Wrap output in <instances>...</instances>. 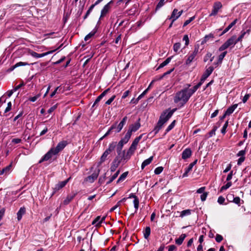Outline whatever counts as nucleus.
<instances>
[{"mask_svg":"<svg viewBox=\"0 0 251 251\" xmlns=\"http://www.w3.org/2000/svg\"><path fill=\"white\" fill-rule=\"evenodd\" d=\"M190 99L187 90L185 88L177 92L174 98V101L175 103H178L180 107H183Z\"/></svg>","mask_w":251,"mask_h":251,"instance_id":"nucleus-1","label":"nucleus"},{"mask_svg":"<svg viewBox=\"0 0 251 251\" xmlns=\"http://www.w3.org/2000/svg\"><path fill=\"white\" fill-rule=\"evenodd\" d=\"M127 118L126 116L124 117L120 123L117 125V123L112 125L110 128L108 130V131L106 132V133L103 136V137L101 138L102 139L108 135H109L114 130L116 133H118L121 131V130L123 128L124 126L125 125Z\"/></svg>","mask_w":251,"mask_h":251,"instance_id":"nucleus-2","label":"nucleus"},{"mask_svg":"<svg viewBox=\"0 0 251 251\" xmlns=\"http://www.w3.org/2000/svg\"><path fill=\"white\" fill-rule=\"evenodd\" d=\"M199 51V46L198 45H195L194 47V50L192 52H189L187 58L185 61V64L186 65H190L192 62L197 60L196 56Z\"/></svg>","mask_w":251,"mask_h":251,"instance_id":"nucleus-3","label":"nucleus"},{"mask_svg":"<svg viewBox=\"0 0 251 251\" xmlns=\"http://www.w3.org/2000/svg\"><path fill=\"white\" fill-rule=\"evenodd\" d=\"M176 110V109H173L169 111L166 110L162 113L159 117V121H158L159 124L163 126L169 119L172 117L174 112Z\"/></svg>","mask_w":251,"mask_h":251,"instance_id":"nucleus-4","label":"nucleus"},{"mask_svg":"<svg viewBox=\"0 0 251 251\" xmlns=\"http://www.w3.org/2000/svg\"><path fill=\"white\" fill-rule=\"evenodd\" d=\"M143 134L140 135L138 137H137L133 141L131 145L129 147L128 150L127 151L126 156H128V158H129L130 156L135 151L136 149L137 146L140 140L142 139Z\"/></svg>","mask_w":251,"mask_h":251,"instance_id":"nucleus-5","label":"nucleus"},{"mask_svg":"<svg viewBox=\"0 0 251 251\" xmlns=\"http://www.w3.org/2000/svg\"><path fill=\"white\" fill-rule=\"evenodd\" d=\"M223 7V5L220 1H216L214 3L212 10L211 13L209 14V16H216L218 13L220 9H221Z\"/></svg>","mask_w":251,"mask_h":251,"instance_id":"nucleus-6","label":"nucleus"},{"mask_svg":"<svg viewBox=\"0 0 251 251\" xmlns=\"http://www.w3.org/2000/svg\"><path fill=\"white\" fill-rule=\"evenodd\" d=\"M52 148L42 157L39 163H41L44 161H48L50 159L53 155H56Z\"/></svg>","mask_w":251,"mask_h":251,"instance_id":"nucleus-7","label":"nucleus"},{"mask_svg":"<svg viewBox=\"0 0 251 251\" xmlns=\"http://www.w3.org/2000/svg\"><path fill=\"white\" fill-rule=\"evenodd\" d=\"M68 143L66 141H62L58 143L55 148H52L54 151L55 153L57 154L67 145Z\"/></svg>","mask_w":251,"mask_h":251,"instance_id":"nucleus-8","label":"nucleus"},{"mask_svg":"<svg viewBox=\"0 0 251 251\" xmlns=\"http://www.w3.org/2000/svg\"><path fill=\"white\" fill-rule=\"evenodd\" d=\"M70 179L71 177H70L66 180L59 182L57 184H56L55 185L54 187L53 188V192L52 193V195H54V194H55L56 192L59 191L60 189L63 188L67 184V183L68 182Z\"/></svg>","mask_w":251,"mask_h":251,"instance_id":"nucleus-9","label":"nucleus"},{"mask_svg":"<svg viewBox=\"0 0 251 251\" xmlns=\"http://www.w3.org/2000/svg\"><path fill=\"white\" fill-rule=\"evenodd\" d=\"M214 68L213 66H210L207 68L201 76L202 81L205 79L212 74Z\"/></svg>","mask_w":251,"mask_h":251,"instance_id":"nucleus-10","label":"nucleus"},{"mask_svg":"<svg viewBox=\"0 0 251 251\" xmlns=\"http://www.w3.org/2000/svg\"><path fill=\"white\" fill-rule=\"evenodd\" d=\"M100 172V170L99 169L97 172H95L91 175L87 176L86 178V181L90 183H93L98 178Z\"/></svg>","mask_w":251,"mask_h":251,"instance_id":"nucleus-11","label":"nucleus"},{"mask_svg":"<svg viewBox=\"0 0 251 251\" xmlns=\"http://www.w3.org/2000/svg\"><path fill=\"white\" fill-rule=\"evenodd\" d=\"M50 53V52H45V53H38L32 50H29L28 51V54H30V55H31L32 56L35 57V58H41V57H43L47 55H48V54Z\"/></svg>","mask_w":251,"mask_h":251,"instance_id":"nucleus-12","label":"nucleus"},{"mask_svg":"<svg viewBox=\"0 0 251 251\" xmlns=\"http://www.w3.org/2000/svg\"><path fill=\"white\" fill-rule=\"evenodd\" d=\"M113 3V1L111 0L107 3L101 11L100 18L104 16L109 11L110 8V4Z\"/></svg>","mask_w":251,"mask_h":251,"instance_id":"nucleus-13","label":"nucleus"},{"mask_svg":"<svg viewBox=\"0 0 251 251\" xmlns=\"http://www.w3.org/2000/svg\"><path fill=\"white\" fill-rule=\"evenodd\" d=\"M140 119H139L138 121L134 124H132L129 127L128 129L129 131H131V132L136 131L141 126L140 123Z\"/></svg>","mask_w":251,"mask_h":251,"instance_id":"nucleus-14","label":"nucleus"},{"mask_svg":"<svg viewBox=\"0 0 251 251\" xmlns=\"http://www.w3.org/2000/svg\"><path fill=\"white\" fill-rule=\"evenodd\" d=\"M192 154V151L190 149L187 148L185 149L182 153V158L186 159L189 158Z\"/></svg>","mask_w":251,"mask_h":251,"instance_id":"nucleus-15","label":"nucleus"},{"mask_svg":"<svg viewBox=\"0 0 251 251\" xmlns=\"http://www.w3.org/2000/svg\"><path fill=\"white\" fill-rule=\"evenodd\" d=\"M109 90L110 89L108 88L105 91H104L100 96H99L96 99L92 106V107H94L102 99V98L106 95V94Z\"/></svg>","mask_w":251,"mask_h":251,"instance_id":"nucleus-16","label":"nucleus"},{"mask_svg":"<svg viewBox=\"0 0 251 251\" xmlns=\"http://www.w3.org/2000/svg\"><path fill=\"white\" fill-rule=\"evenodd\" d=\"M197 160H195L193 162L190 163L188 167L185 169V171L182 175L183 178L187 176L188 173L192 170L193 166L197 163Z\"/></svg>","mask_w":251,"mask_h":251,"instance_id":"nucleus-17","label":"nucleus"},{"mask_svg":"<svg viewBox=\"0 0 251 251\" xmlns=\"http://www.w3.org/2000/svg\"><path fill=\"white\" fill-rule=\"evenodd\" d=\"M237 41L236 40V36H232L231 38L228 39L226 42V43L228 47L231 46H234L235 44L237 43Z\"/></svg>","mask_w":251,"mask_h":251,"instance_id":"nucleus-18","label":"nucleus"},{"mask_svg":"<svg viewBox=\"0 0 251 251\" xmlns=\"http://www.w3.org/2000/svg\"><path fill=\"white\" fill-rule=\"evenodd\" d=\"M77 193H72L71 194L67 196L65 200L64 201L63 203L65 205H67L75 197Z\"/></svg>","mask_w":251,"mask_h":251,"instance_id":"nucleus-19","label":"nucleus"},{"mask_svg":"<svg viewBox=\"0 0 251 251\" xmlns=\"http://www.w3.org/2000/svg\"><path fill=\"white\" fill-rule=\"evenodd\" d=\"M110 153L108 152V151H106V150L105 151L103 152V153L100 157V161L98 163V167L100 166L101 165V164L106 160L107 156Z\"/></svg>","mask_w":251,"mask_h":251,"instance_id":"nucleus-20","label":"nucleus"},{"mask_svg":"<svg viewBox=\"0 0 251 251\" xmlns=\"http://www.w3.org/2000/svg\"><path fill=\"white\" fill-rule=\"evenodd\" d=\"M25 207H21L17 213V220L18 221H20L22 218L23 216L25 213Z\"/></svg>","mask_w":251,"mask_h":251,"instance_id":"nucleus-21","label":"nucleus"},{"mask_svg":"<svg viewBox=\"0 0 251 251\" xmlns=\"http://www.w3.org/2000/svg\"><path fill=\"white\" fill-rule=\"evenodd\" d=\"M144 23V22H143L142 21H138L135 24L132 26V27H131V30L134 31H136L143 25Z\"/></svg>","mask_w":251,"mask_h":251,"instance_id":"nucleus-22","label":"nucleus"},{"mask_svg":"<svg viewBox=\"0 0 251 251\" xmlns=\"http://www.w3.org/2000/svg\"><path fill=\"white\" fill-rule=\"evenodd\" d=\"M237 104H235L229 107L225 112L226 115H230V114H231L235 110V109L237 108Z\"/></svg>","mask_w":251,"mask_h":251,"instance_id":"nucleus-23","label":"nucleus"},{"mask_svg":"<svg viewBox=\"0 0 251 251\" xmlns=\"http://www.w3.org/2000/svg\"><path fill=\"white\" fill-rule=\"evenodd\" d=\"M153 156H151L150 158L145 160L143 162V163H142V165H141L142 170H143L146 166L149 165L151 162V161L153 160Z\"/></svg>","mask_w":251,"mask_h":251,"instance_id":"nucleus-24","label":"nucleus"},{"mask_svg":"<svg viewBox=\"0 0 251 251\" xmlns=\"http://www.w3.org/2000/svg\"><path fill=\"white\" fill-rule=\"evenodd\" d=\"M237 21V19H235L231 23H230V25H228V26L227 27H226L224 29V30L221 33V35H223V34L227 32L233 26H234L236 24Z\"/></svg>","mask_w":251,"mask_h":251,"instance_id":"nucleus-25","label":"nucleus"},{"mask_svg":"<svg viewBox=\"0 0 251 251\" xmlns=\"http://www.w3.org/2000/svg\"><path fill=\"white\" fill-rule=\"evenodd\" d=\"M186 236L185 234H182L178 238L176 239V243L178 245H181Z\"/></svg>","mask_w":251,"mask_h":251,"instance_id":"nucleus-26","label":"nucleus"},{"mask_svg":"<svg viewBox=\"0 0 251 251\" xmlns=\"http://www.w3.org/2000/svg\"><path fill=\"white\" fill-rule=\"evenodd\" d=\"M214 58V56H212V54L211 53L208 52L205 54L203 58V61L204 62H206L209 59L210 60V62H212Z\"/></svg>","mask_w":251,"mask_h":251,"instance_id":"nucleus-27","label":"nucleus"},{"mask_svg":"<svg viewBox=\"0 0 251 251\" xmlns=\"http://www.w3.org/2000/svg\"><path fill=\"white\" fill-rule=\"evenodd\" d=\"M177 9H174L172 13L171 17L169 18V19H173V22H174L178 18V15H177Z\"/></svg>","mask_w":251,"mask_h":251,"instance_id":"nucleus-28","label":"nucleus"},{"mask_svg":"<svg viewBox=\"0 0 251 251\" xmlns=\"http://www.w3.org/2000/svg\"><path fill=\"white\" fill-rule=\"evenodd\" d=\"M131 134L132 133L131 132V131H129L128 130L125 137L121 140L124 142V143H125L126 144L127 143L130 138Z\"/></svg>","mask_w":251,"mask_h":251,"instance_id":"nucleus-29","label":"nucleus"},{"mask_svg":"<svg viewBox=\"0 0 251 251\" xmlns=\"http://www.w3.org/2000/svg\"><path fill=\"white\" fill-rule=\"evenodd\" d=\"M144 237L146 239H148L151 234V228L147 226L143 230Z\"/></svg>","mask_w":251,"mask_h":251,"instance_id":"nucleus-30","label":"nucleus"},{"mask_svg":"<svg viewBox=\"0 0 251 251\" xmlns=\"http://www.w3.org/2000/svg\"><path fill=\"white\" fill-rule=\"evenodd\" d=\"M26 65H29V64L27 63V62H19L16 63L14 66H13L11 68V70L13 71L16 68Z\"/></svg>","mask_w":251,"mask_h":251,"instance_id":"nucleus-31","label":"nucleus"},{"mask_svg":"<svg viewBox=\"0 0 251 251\" xmlns=\"http://www.w3.org/2000/svg\"><path fill=\"white\" fill-rule=\"evenodd\" d=\"M171 59V57L167 58L164 61H163L162 63L160 64L159 67L157 68V70L162 68L164 66H166L167 64H168L170 62Z\"/></svg>","mask_w":251,"mask_h":251,"instance_id":"nucleus-32","label":"nucleus"},{"mask_svg":"<svg viewBox=\"0 0 251 251\" xmlns=\"http://www.w3.org/2000/svg\"><path fill=\"white\" fill-rule=\"evenodd\" d=\"M97 29L96 28L94 29L91 32H90L88 34H87L84 38V40L85 41H87L89 39H90L92 37H93L97 32Z\"/></svg>","mask_w":251,"mask_h":251,"instance_id":"nucleus-33","label":"nucleus"},{"mask_svg":"<svg viewBox=\"0 0 251 251\" xmlns=\"http://www.w3.org/2000/svg\"><path fill=\"white\" fill-rule=\"evenodd\" d=\"M120 171L118 170L109 178V180L107 182L106 184H109L111 183L114 180H115L117 177Z\"/></svg>","mask_w":251,"mask_h":251,"instance_id":"nucleus-34","label":"nucleus"},{"mask_svg":"<svg viewBox=\"0 0 251 251\" xmlns=\"http://www.w3.org/2000/svg\"><path fill=\"white\" fill-rule=\"evenodd\" d=\"M163 126L159 124V123L157 122L156 126L154 127L153 130L151 132H154V134H156L160 129Z\"/></svg>","mask_w":251,"mask_h":251,"instance_id":"nucleus-35","label":"nucleus"},{"mask_svg":"<svg viewBox=\"0 0 251 251\" xmlns=\"http://www.w3.org/2000/svg\"><path fill=\"white\" fill-rule=\"evenodd\" d=\"M128 175V172H126L122 174L117 181V183H119V182L124 181L126 178V177Z\"/></svg>","mask_w":251,"mask_h":251,"instance_id":"nucleus-36","label":"nucleus"},{"mask_svg":"<svg viewBox=\"0 0 251 251\" xmlns=\"http://www.w3.org/2000/svg\"><path fill=\"white\" fill-rule=\"evenodd\" d=\"M232 201L235 204H237L238 206H240L241 203H244L243 200H241L239 197H236L234 198Z\"/></svg>","mask_w":251,"mask_h":251,"instance_id":"nucleus-37","label":"nucleus"},{"mask_svg":"<svg viewBox=\"0 0 251 251\" xmlns=\"http://www.w3.org/2000/svg\"><path fill=\"white\" fill-rule=\"evenodd\" d=\"M116 145V142H114V143H112L110 144L109 145L108 148L107 149H106V151H108V152L110 153L112 151H113L114 150Z\"/></svg>","mask_w":251,"mask_h":251,"instance_id":"nucleus-38","label":"nucleus"},{"mask_svg":"<svg viewBox=\"0 0 251 251\" xmlns=\"http://www.w3.org/2000/svg\"><path fill=\"white\" fill-rule=\"evenodd\" d=\"M191 214V210L186 209L182 211L180 214V217H183L186 216H188Z\"/></svg>","mask_w":251,"mask_h":251,"instance_id":"nucleus-39","label":"nucleus"},{"mask_svg":"<svg viewBox=\"0 0 251 251\" xmlns=\"http://www.w3.org/2000/svg\"><path fill=\"white\" fill-rule=\"evenodd\" d=\"M227 51H225L223 52L221 54H220L218 57V60H219V63H222L223 60L227 54Z\"/></svg>","mask_w":251,"mask_h":251,"instance_id":"nucleus-40","label":"nucleus"},{"mask_svg":"<svg viewBox=\"0 0 251 251\" xmlns=\"http://www.w3.org/2000/svg\"><path fill=\"white\" fill-rule=\"evenodd\" d=\"M231 185H232L231 182H228L226 185L223 186L221 188L220 191H223L227 189L228 188H229L231 186Z\"/></svg>","mask_w":251,"mask_h":251,"instance_id":"nucleus-41","label":"nucleus"},{"mask_svg":"<svg viewBox=\"0 0 251 251\" xmlns=\"http://www.w3.org/2000/svg\"><path fill=\"white\" fill-rule=\"evenodd\" d=\"M100 216H98L95 219V220H93V221L92 223V224L93 225H95L96 226H100V225L98 224V223L100 222Z\"/></svg>","mask_w":251,"mask_h":251,"instance_id":"nucleus-42","label":"nucleus"},{"mask_svg":"<svg viewBox=\"0 0 251 251\" xmlns=\"http://www.w3.org/2000/svg\"><path fill=\"white\" fill-rule=\"evenodd\" d=\"M181 44L180 43H176L173 46V50L174 51L177 52V51L180 49Z\"/></svg>","mask_w":251,"mask_h":251,"instance_id":"nucleus-43","label":"nucleus"},{"mask_svg":"<svg viewBox=\"0 0 251 251\" xmlns=\"http://www.w3.org/2000/svg\"><path fill=\"white\" fill-rule=\"evenodd\" d=\"M175 122L176 121H174L167 128H166V132H168L169 131H170L171 130H172L174 127L175 126Z\"/></svg>","mask_w":251,"mask_h":251,"instance_id":"nucleus-44","label":"nucleus"},{"mask_svg":"<svg viewBox=\"0 0 251 251\" xmlns=\"http://www.w3.org/2000/svg\"><path fill=\"white\" fill-rule=\"evenodd\" d=\"M228 121H226L224 125L223 126L222 129H221V133L223 134H225L226 132V129L227 128V127L228 126Z\"/></svg>","mask_w":251,"mask_h":251,"instance_id":"nucleus-45","label":"nucleus"},{"mask_svg":"<svg viewBox=\"0 0 251 251\" xmlns=\"http://www.w3.org/2000/svg\"><path fill=\"white\" fill-rule=\"evenodd\" d=\"M246 33V31H242L241 35L239 36V37L237 39H236L237 42L242 41V39L244 38Z\"/></svg>","mask_w":251,"mask_h":251,"instance_id":"nucleus-46","label":"nucleus"},{"mask_svg":"<svg viewBox=\"0 0 251 251\" xmlns=\"http://www.w3.org/2000/svg\"><path fill=\"white\" fill-rule=\"evenodd\" d=\"M185 89L187 90V93L190 98L196 92L195 91H194V90L193 88H191V89L185 88Z\"/></svg>","mask_w":251,"mask_h":251,"instance_id":"nucleus-47","label":"nucleus"},{"mask_svg":"<svg viewBox=\"0 0 251 251\" xmlns=\"http://www.w3.org/2000/svg\"><path fill=\"white\" fill-rule=\"evenodd\" d=\"M165 0H160L156 7V10L160 9L165 3Z\"/></svg>","mask_w":251,"mask_h":251,"instance_id":"nucleus-48","label":"nucleus"},{"mask_svg":"<svg viewBox=\"0 0 251 251\" xmlns=\"http://www.w3.org/2000/svg\"><path fill=\"white\" fill-rule=\"evenodd\" d=\"M134 206L136 210L138 209L139 201L138 198H135L133 201Z\"/></svg>","mask_w":251,"mask_h":251,"instance_id":"nucleus-49","label":"nucleus"},{"mask_svg":"<svg viewBox=\"0 0 251 251\" xmlns=\"http://www.w3.org/2000/svg\"><path fill=\"white\" fill-rule=\"evenodd\" d=\"M163 168L162 167H158L155 169L154 173L156 175L160 174L163 171Z\"/></svg>","mask_w":251,"mask_h":251,"instance_id":"nucleus-50","label":"nucleus"},{"mask_svg":"<svg viewBox=\"0 0 251 251\" xmlns=\"http://www.w3.org/2000/svg\"><path fill=\"white\" fill-rule=\"evenodd\" d=\"M195 16H193L192 17H190L189 19L187 20L183 24V26H185L187 25L188 24H189L192 21H193L195 19Z\"/></svg>","mask_w":251,"mask_h":251,"instance_id":"nucleus-51","label":"nucleus"},{"mask_svg":"<svg viewBox=\"0 0 251 251\" xmlns=\"http://www.w3.org/2000/svg\"><path fill=\"white\" fill-rule=\"evenodd\" d=\"M152 82H153V81L151 82V83L150 84V85H149L148 88L147 89H146L141 94H140L138 96V100L141 99L144 97V96L147 93V92H148V90L149 89V88H150L151 85V83Z\"/></svg>","mask_w":251,"mask_h":251,"instance_id":"nucleus-52","label":"nucleus"},{"mask_svg":"<svg viewBox=\"0 0 251 251\" xmlns=\"http://www.w3.org/2000/svg\"><path fill=\"white\" fill-rule=\"evenodd\" d=\"M229 47L227 46V45L226 43V42L223 44L219 48V51H222L226 49H227Z\"/></svg>","mask_w":251,"mask_h":251,"instance_id":"nucleus-53","label":"nucleus"},{"mask_svg":"<svg viewBox=\"0 0 251 251\" xmlns=\"http://www.w3.org/2000/svg\"><path fill=\"white\" fill-rule=\"evenodd\" d=\"M183 40L185 41V46H188L189 44V39L188 35H185L183 37Z\"/></svg>","mask_w":251,"mask_h":251,"instance_id":"nucleus-54","label":"nucleus"},{"mask_svg":"<svg viewBox=\"0 0 251 251\" xmlns=\"http://www.w3.org/2000/svg\"><path fill=\"white\" fill-rule=\"evenodd\" d=\"M217 129V127L216 126H214L213 129H212V130H211V131L209 132V136L210 137H212V136L215 135V132H216Z\"/></svg>","mask_w":251,"mask_h":251,"instance_id":"nucleus-55","label":"nucleus"},{"mask_svg":"<svg viewBox=\"0 0 251 251\" xmlns=\"http://www.w3.org/2000/svg\"><path fill=\"white\" fill-rule=\"evenodd\" d=\"M119 165V163L114 164V162H113V164L111 166L110 168V171L112 172H114L116 170V169L118 167Z\"/></svg>","mask_w":251,"mask_h":251,"instance_id":"nucleus-56","label":"nucleus"},{"mask_svg":"<svg viewBox=\"0 0 251 251\" xmlns=\"http://www.w3.org/2000/svg\"><path fill=\"white\" fill-rule=\"evenodd\" d=\"M40 97V94H38L37 95H36L34 97H30L29 98V100L32 102H34L38 98H39V97Z\"/></svg>","mask_w":251,"mask_h":251,"instance_id":"nucleus-57","label":"nucleus"},{"mask_svg":"<svg viewBox=\"0 0 251 251\" xmlns=\"http://www.w3.org/2000/svg\"><path fill=\"white\" fill-rule=\"evenodd\" d=\"M214 37L213 35L212 34H209V35H207L204 37V40L202 41L203 42H206L208 39L210 38H213Z\"/></svg>","mask_w":251,"mask_h":251,"instance_id":"nucleus-58","label":"nucleus"},{"mask_svg":"<svg viewBox=\"0 0 251 251\" xmlns=\"http://www.w3.org/2000/svg\"><path fill=\"white\" fill-rule=\"evenodd\" d=\"M115 98V96L113 95L112 96L109 100H108L106 102L105 104L106 105H109L111 103V102L114 100Z\"/></svg>","mask_w":251,"mask_h":251,"instance_id":"nucleus-59","label":"nucleus"},{"mask_svg":"<svg viewBox=\"0 0 251 251\" xmlns=\"http://www.w3.org/2000/svg\"><path fill=\"white\" fill-rule=\"evenodd\" d=\"M223 238L222 235H221L220 234L216 235L215 240L217 242H218V243L221 242L223 240Z\"/></svg>","mask_w":251,"mask_h":251,"instance_id":"nucleus-60","label":"nucleus"},{"mask_svg":"<svg viewBox=\"0 0 251 251\" xmlns=\"http://www.w3.org/2000/svg\"><path fill=\"white\" fill-rule=\"evenodd\" d=\"M245 159V156L240 157L238 160L237 165H241L242 164V163L244 161Z\"/></svg>","mask_w":251,"mask_h":251,"instance_id":"nucleus-61","label":"nucleus"},{"mask_svg":"<svg viewBox=\"0 0 251 251\" xmlns=\"http://www.w3.org/2000/svg\"><path fill=\"white\" fill-rule=\"evenodd\" d=\"M11 107H12V103L10 101L8 103H7V107L6 108L5 111H4V112L5 113H7L8 112V111H9L11 109Z\"/></svg>","mask_w":251,"mask_h":251,"instance_id":"nucleus-62","label":"nucleus"},{"mask_svg":"<svg viewBox=\"0 0 251 251\" xmlns=\"http://www.w3.org/2000/svg\"><path fill=\"white\" fill-rule=\"evenodd\" d=\"M225 201V199L223 197L220 196L218 199V202L219 204H222Z\"/></svg>","mask_w":251,"mask_h":251,"instance_id":"nucleus-63","label":"nucleus"},{"mask_svg":"<svg viewBox=\"0 0 251 251\" xmlns=\"http://www.w3.org/2000/svg\"><path fill=\"white\" fill-rule=\"evenodd\" d=\"M176 247L174 245H170L168 246V251H174V250H176Z\"/></svg>","mask_w":251,"mask_h":251,"instance_id":"nucleus-64","label":"nucleus"}]
</instances>
